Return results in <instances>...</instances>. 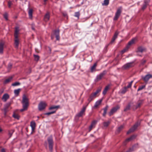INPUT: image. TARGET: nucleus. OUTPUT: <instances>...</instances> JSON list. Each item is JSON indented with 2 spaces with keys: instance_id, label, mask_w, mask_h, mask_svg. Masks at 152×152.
<instances>
[{
  "instance_id": "2f4dec72",
  "label": "nucleus",
  "mask_w": 152,
  "mask_h": 152,
  "mask_svg": "<svg viewBox=\"0 0 152 152\" xmlns=\"http://www.w3.org/2000/svg\"><path fill=\"white\" fill-rule=\"evenodd\" d=\"M20 84V83L18 82H16L12 84V86H19Z\"/></svg>"
},
{
  "instance_id": "a211bd4d",
  "label": "nucleus",
  "mask_w": 152,
  "mask_h": 152,
  "mask_svg": "<svg viewBox=\"0 0 152 152\" xmlns=\"http://www.w3.org/2000/svg\"><path fill=\"white\" fill-rule=\"evenodd\" d=\"M30 126L31 127L32 130L33 131L34 130L36 127V123L34 121L31 122Z\"/></svg>"
},
{
  "instance_id": "052dcab7",
  "label": "nucleus",
  "mask_w": 152,
  "mask_h": 152,
  "mask_svg": "<svg viewBox=\"0 0 152 152\" xmlns=\"http://www.w3.org/2000/svg\"><path fill=\"white\" fill-rule=\"evenodd\" d=\"M3 91L2 90H0V93H3Z\"/></svg>"
},
{
  "instance_id": "f257e3e1",
  "label": "nucleus",
  "mask_w": 152,
  "mask_h": 152,
  "mask_svg": "<svg viewBox=\"0 0 152 152\" xmlns=\"http://www.w3.org/2000/svg\"><path fill=\"white\" fill-rule=\"evenodd\" d=\"M20 29L17 26L15 27L14 36L15 37L14 44L15 47L18 48L19 44V39L18 38V35L19 33Z\"/></svg>"
},
{
  "instance_id": "9d476101",
  "label": "nucleus",
  "mask_w": 152,
  "mask_h": 152,
  "mask_svg": "<svg viewBox=\"0 0 152 152\" xmlns=\"http://www.w3.org/2000/svg\"><path fill=\"white\" fill-rule=\"evenodd\" d=\"M152 78V75L151 74H147L145 76L142 77V78L145 82H147L150 78Z\"/></svg>"
},
{
  "instance_id": "4d7b16f0",
  "label": "nucleus",
  "mask_w": 152,
  "mask_h": 152,
  "mask_svg": "<svg viewBox=\"0 0 152 152\" xmlns=\"http://www.w3.org/2000/svg\"><path fill=\"white\" fill-rule=\"evenodd\" d=\"M93 128V127H92L91 126H90L89 128V132H90L91 130Z\"/></svg>"
},
{
  "instance_id": "864d4df0",
  "label": "nucleus",
  "mask_w": 152,
  "mask_h": 152,
  "mask_svg": "<svg viewBox=\"0 0 152 152\" xmlns=\"http://www.w3.org/2000/svg\"><path fill=\"white\" fill-rule=\"evenodd\" d=\"M12 66V64L11 63H10L8 64V69H11Z\"/></svg>"
},
{
  "instance_id": "a878e982",
  "label": "nucleus",
  "mask_w": 152,
  "mask_h": 152,
  "mask_svg": "<svg viewBox=\"0 0 152 152\" xmlns=\"http://www.w3.org/2000/svg\"><path fill=\"white\" fill-rule=\"evenodd\" d=\"M4 44L2 42L0 43V53L2 54L3 52Z\"/></svg>"
},
{
  "instance_id": "6e6552de",
  "label": "nucleus",
  "mask_w": 152,
  "mask_h": 152,
  "mask_svg": "<svg viewBox=\"0 0 152 152\" xmlns=\"http://www.w3.org/2000/svg\"><path fill=\"white\" fill-rule=\"evenodd\" d=\"M96 94L94 93H91L90 94L89 98L88 99V103L86 106L88 105L89 103L96 97Z\"/></svg>"
},
{
  "instance_id": "8fccbe9b",
  "label": "nucleus",
  "mask_w": 152,
  "mask_h": 152,
  "mask_svg": "<svg viewBox=\"0 0 152 152\" xmlns=\"http://www.w3.org/2000/svg\"><path fill=\"white\" fill-rule=\"evenodd\" d=\"M10 103H7L5 105L4 107L8 109V108L10 106Z\"/></svg>"
},
{
  "instance_id": "e433bc0d",
  "label": "nucleus",
  "mask_w": 152,
  "mask_h": 152,
  "mask_svg": "<svg viewBox=\"0 0 152 152\" xmlns=\"http://www.w3.org/2000/svg\"><path fill=\"white\" fill-rule=\"evenodd\" d=\"M56 112V110H53V111L48 112L47 113H46L45 114V115H49L50 114H52L55 113Z\"/></svg>"
},
{
  "instance_id": "f3484780",
  "label": "nucleus",
  "mask_w": 152,
  "mask_h": 152,
  "mask_svg": "<svg viewBox=\"0 0 152 152\" xmlns=\"http://www.w3.org/2000/svg\"><path fill=\"white\" fill-rule=\"evenodd\" d=\"M9 96L8 94H4L2 97V99L4 102H5L9 99Z\"/></svg>"
},
{
  "instance_id": "aec40b11",
  "label": "nucleus",
  "mask_w": 152,
  "mask_h": 152,
  "mask_svg": "<svg viewBox=\"0 0 152 152\" xmlns=\"http://www.w3.org/2000/svg\"><path fill=\"white\" fill-rule=\"evenodd\" d=\"M119 34V33L118 31H116L115 33L113 38L112 39L111 42L112 43L117 38L118 35Z\"/></svg>"
},
{
  "instance_id": "a19ab883",
  "label": "nucleus",
  "mask_w": 152,
  "mask_h": 152,
  "mask_svg": "<svg viewBox=\"0 0 152 152\" xmlns=\"http://www.w3.org/2000/svg\"><path fill=\"white\" fill-rule=\"evenodd\" d=\"M80 15V12H75V16L77 17L78 19L79 18Z\"/></svg>"
},
{
  "instance_id": "09e8293b",
  "label": "nucleus",
  "mask_w": 152,
  "mask_h": 152,
  "mask_svg": "<svg viewBox=\"0 0 152 152\" xmlns=\"http://www.w3.org/2000/svg\"><path fill=\"white\" fill-rule=\"evenodd\" d=\"M130 105L129 104L124 109V111H126L127 110H128L130 108Z\"/></svg>"
},
{
  "instance_id": "58836bf2",
  "label": "nucleus",
  "mask_w": 152,
  "mask_h": 152,
  "mask_svg": "<svg viewBox=\"0 0 152 152\" xmlns=\"http://www.w3.org/2000/svg\"><path fill=\"white\" fill-rule=\"evenodd\" d=\"M101 87H99L96 90V92L94 93L97 95L99 92L101 91Z\"/></svg>"
},
{
  "instance_id": "b1692460",
  "label": "nucleus",
  "mask_w": 152,
  "mask_h": 152,
  "mask_svg": "<svg viewBox=\"0 0 152 152\" xmlns=\"http://www.w3.org/2000/svg\"><path fill=\"white\" fill-rule=\"evenodd\" d=\"M59 107V106H52L49 108V110H55L56 111V110Z\"/></svg>"
},
{
  "instance_id": "72a5a7b5",
  "label": "nucleus",
  "mask_w": 152,
  "mask_h": 152,
  "mask_svg": "<svg viewBox=\"0 0 152 152\" xmlns=\"http://www.w3.org/2000/svg\"><path fill=\"white\" fill-rule=\"evenodd\" d=\"M97 122L96 121H94L92 122L90 126H91L93 128L95 126V125Z\"/></svg>"
},
{
  "instance_id": "680f3d73",
  "label": "nucleus",
  "mask_w": 152,
  "mask_h": 152,
  "mask_svg": "<svg viewBox=\"0 0 152 152\" xmlns=\"http://www.w3.org/2000/svg\"><path fill=\"white\" fill-rule=\"evenodd\" d=\"M2 131V129L1 128V127H0V132H1Z\"/></svg>"
},
{
  "instance_id": "4c0bfd02",
  "label": "nucleus",
  "mask_w": 152,
  "mask_h": 152,
  "mask_svg": "<svg viewBox=\"0 0 152 152\" xmlns=\"http://www.w3.org/2000/svg\"><path fill=\"white\" fill-rule=\"evenodd\" d=\"M127 87H125L121 91V93L122 94H124L127 91Z\"/></svg>"
},
{
  "instance_id": "0eeeda50",
  "label": "nucleus",
  "mask_w": 152,
  "mask_h": 152,
  "mask_svg": "<svg viewBox=\"0 0 152 152\" xmlns=\"http://www.w3.org/2000/svg\"><path fill=\"white\" fill-rule=\"evenodd\" d=\"M47 105L46 103L44 102H41L38 105V109L40 111H41L44 109Z\"/></svg>"
},
{
  "instance_id": "20e7f679",
  "label": "nucleus",
  "mask_w": 152,
  "mask_h": 152,
  "mask_svg": "<svg viewBox=\"0 0 152 152\" xmlns=\"http://www.w3.org/2000/svg\"><path fill=\"white\" fill-rule=\"evenodd\" d=\"M122 12L121 7H119L117 10L113 18L114 20H117L119 17Z\"/></svg>"
},
{
  "instance_id": "dca6fc26",
  "label": "nucleus",
  "mask_w": 152,
  "mask_h": 152,
  "mask_svg": "<svg viewBox=\"0 0 152 152\" xmlns=\"http://www.w3.org/2000/svg\"><path fill=\"white\" fill-rule=\"evenodd\" d=\"M50 14L49 12H47L45 15L44 17V20L45 22H47L50 19Z\"/></svg>"
},
{
  "instance_id": "f704fd0d",
  "label": "nucleus",
  "mask_w": 152,
  "mask_h": 152,
  "mask_svg": "<svg viewBox=\"0 0 152 152\" xmlns=\"http://www.w3.org/2000/svg\"><path fill=\"white\" fill-rule=\"evenodd\" d=\"M20 90V89H17L15 90L14 91V93L16 95H18V94L19 93Z\"/></svg>"
},
{
  "instance_id": "bf43d9fd",
  "label": "nucleus",
  "mask_w": 152,
  "mask_h": 152,
  "mask_svg": "<svg viewBox=\"0 0 152 152\" xmlns=\"http://www.w3.org/2000/svg\"><path fill=\"white\" fill-rule=\"evenodd\" d=\"M63 15L65 17H66L67 16V14L66 13H63Z\"/></svg>"
},
{
  "instance_id": "0e129e2a",
  "label": "nucleus",
  "mask_w": 152,
  "mask_h": 152,
  "mask_svg": "<svg viewBox=\"0 0 152 152\" xmlns=\"http://www.w3.org/2000/svg\"><path fill=\"white\" fill-rule=\"evenodd\" d=\"M53 39V37H52V36H51V39Z\"/></svg>"
},
{
  "instance_id": "e2e57ef3",
  "label": "nucleus",
  "mask_w": 152,
  "mask_h": 152,
  "mask_svg": "<svg viewBox=\"0 0 152 152\" xmlns=\"http://www.w3.org/2000/svg\"><path fill=\"white\" fill-rule=\"evenodd\" d=\"M32 28L33 30H34V28L33 27H32Z\"/></svg>"
},
{
  "instance_id": "3c124183",
  "label": "nucleus",
  "mask_w": 152,
  "mask_h": 152,
  "mask_svg": "<svg viewBox=\"0 0 152 152\" xmlns=\"http://www.w3.org/2000/svg\"><path fill=\"white\" fill-rule=\"evenodd\" d=\"M128 49V48H127V46L126 47V48H125L124 49V50H122L121 51V53L122 54H123L125 52H126V51Z\"/></svg>"
},
{
  "instance_id": "4468645a",
  "label": "nucleus",
  "mask_w": 152,
  "mask_h": 152,
  "mask_svg": "<svg viewBox=\"0 0 152 152\" xmlns=\"http://www.w3.org/2000/svg\"><path fill=\"white\" fill-rule=\"evenodd\" d=\"M146 51V49L145 47L141 46L137 48V52L142 53L143 52H145Z\"/></svg>"
},
{
  "instance_id": "1a4fd4ad",
  "label": "nucleus",
  "mask_w": 152,
  "mask_h": 152,
  "mask_svg": "<svg viewBox=\"0 0 152 152\" xmlns=\"http://www.w3.org/2000/svg\"><path fill=\"white\" fill-rule=\"evenodd\" d=\"M119 108V106L117 105L115 107L112 108L110 111L109 113V116H110L111 115L114 113L116 112Z\"/></svg>"
},
{
  "instance_id": "cd10ccee",
  "label": "nucleus",
  "mask_w": 152,
  "mask_h": 152,
  "mask_svg": "<svg viewBox=\"0 0 152 152\" xmlns=\"http://www.w3.org/2000/svg\"><path fill=\"white\" fill-rule=\"evenodd\" d=\"M33 10L32 9H30L28 12L29 17L31 19L32 17Z\"/></svg>"
},
{
  "instance_id": "423d86ee",
  "label": "nucleus",
  "mask_w": 152,
  "mask_h": 152,
  "mask_svg": "<svg viewBox=\"0 0 152 152\" xmlns=\"http://www.w3.org/2000/svg\"><path fill=\"white\" fill-rule=\"evenodd\" d=\"M140 122L136 123L127 132V134H129L131 132H133L135 129H137V127L140 125Z\"/></svg>"
},
{
  "instance_id": "c9c22d12",
  "label": "nucleus",
  "mask_w": 152,
  "mask_h": 152,
  "mask_svg": "<svg viewBox=\"0 0 152 152\" xmlns=\"http://www.w3.org/2000/svg\"><path fill=\"white\" fill-rule=\"evenodd\" d=\"M96 66V64H94L91 67V72H93L94 70L95 69Z\"/></svg>"
},
{
  "instance_id": "ea45409f",
  "label": "nucleus",
  "mask_w": 152,
  "mask_h": 152,
  "mask_svg": "<svg viewBox=\"0 0 152 152\" xmlns=\"http://www.w3.org/2000/svg\"><path fill=\"white\" fill-rule=\"evenodd\" d=\"M145 85H143L141 86H140L137 89V91L141 90L144 88L145 87Z\"/></svg>"
},
{
  "instance_id": "4be33fe9",
  "label": "nucleus",
  "mask_w": 152,
  "mask_h": 152,
  "mask_svg": "<svg viewBox=\"0 0 152 152\" xmlns=\"http://www.w3.org/2000/svg\"><path fill=\"white\" fill-rule=\"evenodd\" d=\"M12 79V76L9 77L8 78L5 80L4 82V83L5 84H7L11 81Z\"/></svg>"
},
{
  "instance_id": "c756f323",
  "label": "nucleus",
  "mask_w": 152,
  "mask_h": 152,
  "mask_svg": "<svg viewBox=\"0 0 152 152\" xmlns=\"http://www.w3.org/2000/svg\"><path fill=\"white\" fill-rule=\"evenodd\" d=\"M109 88V86H107L105 88L104 90L103 91L102 94L103 95H104L106 93L107 91L108 90Z\"/></svg>"
},
{
  "instance_id": "39448f33",
  "label": "nucleus",
  "mask_w": 152,
  "mask_h": 152,
  "mask_svg": "<svg viewBox=\"0 0 152 152\" xmlns=\"http://www.w3.org/2000/svg\"><path fill=\"white\" fill-rule=\"evenodd\" d=\"M134 66V62L128 63L124 65L122 67L123 69L126 70L133 67Z\"/></svg>"
},
{
  "instance_id": "5fc2aeb1",
  "label": "nucleus",
  "mask_w": 152,
  "mask_h": 152,
  "mask_svg": "<svg viewBox=\"0 0 152 152\" xmlns=\"http://www.w3.org/2000/svg\"><path fill=\"white\" fill-rule=\"evenodd\" d=\"M12 4V3L11 1H10L8 2V5L9 7H10Z\"/></svg>"
},
{
  "instance_id": "ddd939ff",
  "label": "nucleus",
  "mask_w": 152,
  "mask_h": 152,
  "mask_svg": "<svg viewBox=\"0 0 152 152\" xmlns=\"http://www.w3.org/2000/svg\"><path fill=\"white\" fill-rule=\"evenodd\" d=\"M86 108V107H83L81 111L77 114L76 116L78 117H80L82 116L84 113L85 111Z\"/></svg>"
},
{
  "instance_id": "f8f14e48",
  "label": "nucleus",
  "mask_w": 152,
  "mask_h": 152,
  "mask_svg": "<svg viewBox=\"0 0 152 152\" xmlns=\"http://www.w3.org/2000/svg\"><path fill=\"white\" fill-rule=\"evenodd\" d=\"M137 40V38H134L132 39L128 43L127 45V48H129L130 46L135 43Z\"/></svg>"
},
{
  "instance_id": "338daca9",
  "label": "nucleus",
  "mask_w": 152,
  "mask_h": 152,
  "mask_svg": "<svg viewBox=\"0 0 152 152\" xmlns=\"http://www.w3.org/2000/svg\"><path fill=\"white\" fill-rule=\"evenodd\" d=\"M125 142H125V141L124 143H125ZM124 145H125V143H124Z\"/></svg>"
},
{
  "instance_id": "37998d69",
  "label": "nucleus",
  "mask_w": 152,
  "mask_h": 152,
  "mask_svg": "<svg viewBox=\"0 0 152 152\" xmlns=\"http://www.w3.org/2000/svg\"><path fill=\"white\" fill-rule=\"evenodd\" d=\"M14 132V130H12L9 131V135L10 137H11L12 136L13 133Z\"/></svg>"
},
{
  "instance_id": "13d9d810",
  "label": "nucleus",
  "mask_w": 152,
  "mask_h": 152,
  "mask_svg": "<svg viewBox=\"0 0 152 152\" xmlns=\"http://www.w3.org/2000/svg\"><path fill=\"white\" fill-rule=\"evenodd\" d=\"M1 152H6L5 149L3 148L2 149L1 151Z\"/></svg>"
},
{
  "instance_id": "6ab92c4d",
  "label": "nucleus",
  "mask_w": 152,
  "mask_h": 152,
  "mask_svg": "<svg viewBox=\"0 0 152 152\" xmlns=\"http://www.w3.org/2000/svg\"><path fill=\"white\" fill-rule=\"evenodd\" d=\"M150 2V0H145L144 1V4L142 7V9L144 10L145 8L147 5L148 4V3Z\"/></svg>"
},
{
  "instance_id": "bb28decb",
  "label": "nucleus",
  "mask_w": 152,
  "mask_h": 152,
  "mask_svg": "<svg viewBox=\"0 0 152 152\" xmlns=\"http://www.w3.org/2000/svg\"><path fill=\"white\" fill-rule=\"evenodd\" d=\"M108 107V105H107L103 109L104 113L103 114V116H105Z\"/></svg>"
},
{
  "instance_id": "412c9836",
  "label": "nucleus",
  "mask_w": 152,
  "mask_h": 152,
  "mask_svg": "<svg viewBox=\"0 0 152 152\" xmlns=\"http://www.w3.org/2000/svg\"><path fill=\"white\" fill-rule=\"evenodd\" d=\"M102 100L100 99L97 101L95 103L94 105V107L95 108L97 107L102 102Z\"/></svg>"
},
{
  "instance_id": "5701e85b",
  "label": "nucleus",
  "mask_w": 152,
  "mask_h": 152,
  "mask_svg": "<svg viewBox=\"0 0 152 152\" xmlns=\"http://www.w3.org/2000/svg\"><path fill=\"white\" fill-rule=\"evenodd\" d=\"M136 137V135H133L131 136L130 137L127 139L125 140V142H129L134 139Z\"/></svg>"
},
{
  "instance_id": "6e6d98bb",
  "label": "nucleus",
  "mask_w": 152,
  "mask_h": 152,
  "mask_svg": "<svg viewBox=\"0 0 152 152\" xmlns=\"http://www.w3.org/2000/svg\"><path fill=\"white\" fill-rule=\"evenodd\" d=\"M141 102H139V103H138L137 105V107H136L137 108L139 107L141 105Z\"/></svg>"
},
{
  "instance_id": "393cba45",
  "label": "nucleus",
  "mask_w": 152,
  "mask_h": 152,
  "mask_svg": "<svg viewBox=\"0 0 152 152\" xmlns=\"http://www.w3.org/2000/svg\"><path fill=\"white\" fill-rule=\"evenodd\" d=\"M137 145H133L132 147L130 148L129 150H128L127 151H126V152H132L133 151H134V148L136 146H137Z\"/></svg>"
},
{
  "instance_id": "69168bd1",
  "label": "nucleus",
  "mask_w": 152,
  "mask_h": 152,
  "mask_svg": "<svg viewBox=\"0 0 152 152\" xmlns=\"http://www.w3.org/2000/svg\"><path fill=\"white\" fill-rule=\"evenodd\" d=\"M47 0H44V2H45V1H47Z\"/></svg>"
},
{
  "instance_id": "473e14b6",
  "label": "nucleus",
  "mask_w": 152,
  "mask_h": 152,
  "mask_svg": "<svg viewBox=\"0 0 152 152\" xmlns=\"http://www.w3.org/2000/svg\"><path fill=\"white\" fill-rule=\"evenodd\" d=\"M110 124V122L108 121L107 122H104L103 123V125L104 127H107Z\"/></svg>"
},
{
  "instance_id": "2eb2a0df",
  "label": "nucleus",
  "mask_w": 152,
  "mask_h": 152,
  "mask_svg": "<svg viewBox=\"0 0 152 152\" xmlns=\"http://www.w3.org/2000/svg\"><path fill=\"white\" fill-rule=\"evenodd\" d=\"M54 34L56 36V40H59V30H56L54 32Z\"/></svg>"
},
{
  "instance_id": "7c9ffc66",
  "label": "nucleus",
  "mask_w": 152,
  "mask_h": 152,
  "mask_svg": "<svg viewBox=\"0 0 152 152\" xmlns=\"http://www.w3.org/2000/svg\"><path fill=\"white\" fill-rule=\"evenodd\" d=\"M109 4V0H104V2L102 3L103 6H107Z\"/></svg>"
},
{
  "instance_id": "c03bdc74",
  "label": "nucleus",
  "mask_w": 152,
  "mask_h": 152,
  "mask_svg": "<svg viewBox=\"0 0 152 152\" xmlns=\"http://www.w3.org/2000/svg\"><path fill=\"white\" fill-rule=\"evenodd\" d=\"M133 82V81H131V82L129 83L128 85H127V86L126 87H127V88H130L131 87L132 84Z\"/></svg>"
},
{
  "instance_id": "c85d7f7f",
  "label": "nucleus",
  "mask_w": 152,
  "mask_h": 152,
  "mask_svg": "<svg viewBox=\"0 0 152 152\" xmlns=\"http://www.w3.org/2000/svg\"><path fill=\"white\" fill-rule=\"evenodd\" d=\"M124 125H121L119 127H118L116 130V133H119L123 128Z\"/></svg>"
},
{
  "instance_id": "79ce46f5",
  "label": "nucleus",
  "mask_w": 152,
  "mask_h": 152,
  "mask_svg": "<svg viewBox=\"0 0 152 152\" xmlns=\"http://www.w3.org/2000/svg\"><path fill=\"white\" fill-rule=\"evenodd\" d=\"M12 116L15 118L17 119H19V118L18 115H17L15 114H14Z\"/></svg>"
},
{
  "instance_id": "7ed1b4c3",
  "label": "nucleus",
  "mask_w": 152,
  "mask_h": 152,
  "mask_svg": "<svg viewBox=\"0 0 152 152\" xmlns=\"http://www.w3.org/2000/svg\"><path fill=\"white\" fill-rule=\"evenodd\" d=\"M47 140L49 144V150L51 152H52L53 149V142L52 137L51 136L49 137L48 138Z\"/></svg>"
},
{
  "instance_id": "603ef678",
  "label": "nucleus",
  "mask_w": 152,
  "mask_h": 152,
  "mask_svg": "<svg viewBox=\"0 0 152 152\" xmlns=\"http://www.w3.org/2000/svg\"><path fill=\"white\" fill-rule=\"evenodd\" d=\"M4 114L5 115H6L8 111V109L4 107Z\"/></svg>"
},
{
  "instance_id": "de8ad7c7",
  "label": "nucleus",
  "mask_w": 152,
  "mask_h": 152,
  "mask_svg": "<svg viewBox=\"0 0 152 152\" xmlns=\"http://www.w3.org/2000/svg\"><path fill=\"white\" fill-rule=\"evenodd\" d=\"M35 59L36 61H37L39 59V56L37 55H34V56Z\"/></svg>"
},
{
  "instance_id": "49530a36",
  "label": "nucleus",
  "mask_w": 152,
  "mask_h": 152,
  "mask_svg": "<svg viewBox=\"0 0 152 152\" xmlns=\"http://www.w3.org/2000/svg\"><path fill=\"white\" fill-rule=\"evenodd\" d=\"M4 18L6 20H8V15L7 13H5L4 15Z\"/></svg>"
},
{
  "instance_id": "f03ea898",
  "label": "nucleus",
  "mask_w": 152,
  "mask_h": 152,
  "mask_svg": "<svg viewBox=\"0 0 152 152\" xmlns=\"http://www.w3.org/2000/svg\"><path fill=\"white\" fill-rule=\"evenodd\" d=\"M22 103L23 108L20 109V111L22 112L26 110L28 106V99L25 95H24L23 96Z\"/></svg>"
},
{
  "instance_id": "9b49d317",
  "label": "nucleus",
  "mask_w": 152,
  "mask_h": 152,
  "mask_svg": "<svg viewBox=\"0 0 152 152\" xmlns=\"http://www.w3.org/2000/svg\"><path fill=\"white\" fill-rule=\"evenodd\" d=\"M106 71H104L102 72L99 75H97L96 76V80L97 81L100 80L102 77L105 74Z\"/></svg>"
},
{
  "instance_id": "a18cd8bd",
  "label": "nucleus",
  "mask_w": 152,
  "mask_h": 152,
  "mask_svg": "<svg viewBox=\"0 0 152 152\" xmlns=\"http://www.w3.org/2000/svg\"><path fill=\"white\" fill-rule=\"evenodd\" d=\"M146 61L145 60L142 59V61L140 64V66H141L143 65L146 62Z\"/></svg>"
}]
</instances>
